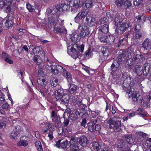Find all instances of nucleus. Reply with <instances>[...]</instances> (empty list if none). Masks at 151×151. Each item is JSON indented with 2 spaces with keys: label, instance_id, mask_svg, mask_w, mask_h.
Here are the masks:
<instances>
[{
  "label": "nucleus",
  "instance_id": "obj_3",
  "mask_svg": "<svg viewBox=\"0 0 151 151\" xmlns=\"http://www.w3.org/2000/svg\"><path fill=\"white\" fill-rule=\"evenodd\" d=\"M133 51V49L129 48L127 51H123L122 54H120L119 57V60L121 63L124 60L132 58L133 54L132 51Z\"/></svg>",
  "mask_w": 151,
  "mask_h": 151
},
{
  "label": "nucleus",
  "instance_id": "obj_56",
  "mask_svg": "<svg viewBox=\"0 0 151 151\" xmlns=\"http://www.w3.org/2000/svg\"><path fill=\"white\" fill-rule=\"evenodd\" d=\"M54 31L57 32L62 33L63 32V29L59 27H55Z\"/></svg>",
  "mask_w": 151,
  "mask_h": 151
},
{
  "label": "nucleus",
  "instance_id": "obj_53",
  "mask_svg": "<svg viewBox=\"0 0 151 151\" xmlns=\"http://www.w3.org/2000/svg\"><path fill=\"white\" fill-rule=\"evenodd\" d=\"M132 54L133 55L132 56V57L131 58H132L133 59H134V60L135 61H139V55H135L134 54V52L132 51Z\"/></svg>",
  "mask_w": 151,
  "mask_h": 151
},
{
  "label": "nucleus",
  "instance_id": "obj_10",
  "mask_svg": "<svg viewBox=\"0 0 151 151\" xmlns=\"http://www.w3.org/2000/svg\"><path fill=\"white\" fill-rule=\"evenodd\" d=\"M44 88L41 89L40 91V92L41 93L42 95L44 97L45 96V94L48 93L49 91H51V88H52L51 85L48 83L47 84L43 86Z\"/></svg>",
  "mask_w": 151,
  "mask_h": 151
},
{
  "label": "nucleus",
  "instance_id": "obj_6",
  "mask_svg": "<svg viewBox=\"0 0 151 151\" xmlns=\"http://www.w3.org/2000/svg\"><path fill=\"white\" fill-rule=\"evenodd\" d=\"M108 122L109 124V127L115 130L119 131L121 130V122L120 120H113L111 119L108 120Z\"/></svg>",
  "mask_w": 151,
  "mask_h": 151
},
{
  "label": "nucleus",
  "instance_id": "obj_12",
  "mask_svg": "<svg viewBox=\"0 0 151 151\" xmlns=\"http://www.w3.org/2000/svg\"><path fill=\"white\" fill-rule=\"evenodd\" d=\"M120 25L117 27H118V29L120 30V33H123L127 28L129 27H131L132 25L130 23H124L120 24Z\"/></svg>",
  "mask_w": 151,
  "mask_h": 151
},
{
  "label": "nucleus",
  "instance_id": "obj_4",
  "mask_svg": "<svg viewBox=\"0 0 151 151\" xmlns=\"http://www.w3.org/2000/svg\"><path fill=\"white\" fill-rule=\"evenodd\" d=\"M70 145L69 147H67V151H79V149L78 146V143L75 139L74 136H72L69 142Z\"/></svg>",
  "mask_w": 151,
  "mask_h": 151
},
{
  "label": "nucleus",
  "instance_id": "obj_16",
  "mask_svg": "<svg viewBox=\"0 0 151 151\" xmlns=\"http://www.w3.org/2000/svg\"><path fill=\"white\" fill-rule=\"evenodd\" d=\"M123 21V19L120 15L117 14L114 17V22L115 25L116 26H118L120 25V24L122 23Z\"/></svg>",
  "mask_w": 151,
  "mask_h": 151
},
{
  "label": "nucleus",
  "instance_id": "obj_43",
  "mask_svg": "<svg viewBox=\"0 0 151 151\" xmlns=\"http://www.w3.org/2000/svg\"><path fill=\"white\" fill-rule=\"evenodd\" d=\"M27 8L30 12H33L35 11V10L34 7L29 4H27L26 5Z\"/></svg>",
  "mask_w": 151,
  "mask_h": 151
},
{
  "label": "nucleus",
  "instance_id": "obj_40",
  "mask_svg": "<svg viewBox=\"0 0 151 151\" xmlns=\"http://www.w3.org/2000/svg\"><path fill=\"white\" fill-rule=\"evenodd\" d=\"M50 129L47 124H46L45 126V127H44L43 129V132L45 134L49 133L50 132Z\"/></svg>",
  "mask_w": 151,
  "mask_h": 151
},
{
  "label": "nucleus",
  "instance_id": "obj_1",
  "mask_svg": "<svg viewBox=\"0 0 151 151\" xmlns=\"http://www.w3.org/2000/svg\"><path fill=\"white\" fill-rule=\"evenodd\" d=\"M49 65L47 63L46 66V69L49 70H51L50 72L53 73L55 75H59L61 73H63L64 76L69 82H71V76L70 73L63 68L60 65H52L50 63Z\"/></svg>",
  "mask_w": 151,
  "mask_h": 151
},
{
  "label": "nucleus",
  "instance_id": "obj_17",
  "mask_svg": "<svg viewBox=\"0 0 151 151\" xmlns=\"http://www.w3.org/2000/svg\"><path fill=\"white\" fill-rule=\"evenodd\" d=\"M69 97L67 94H64L57 101H60L62 104H66L68 102Z\"/></svg>",
  "mask_w": 151,
  "mask_h": 151
},
{
  "label": "nucleus",
  "instance_id": "obj_42",
  "mask_svg": "<svg viewBox=\"0 0 151 151\" xmlns=\"http://www.w3.org/2000/svg\"><path fill=\"white\" fill-rule=\"evenodd\" d=\"M116 4L119 6H124V2L123 0H115Z\"/></svg>",
  "mask_w": 151,
  "mask_h": 151
},
{
  "label": "nucleus",
  "instance_id": "obj_20",
  "mask_svg": "<svg viewBox=\"0 0 151 151\" xmlns=\"http://www.w3.org/2000/svg\"><path fill=\"white\" fill-rule=\"evenodd\" d=\"M2 58H4V60L7 63L11 64L13 63V61L10 58V56L4 52L2 53Z\"/></svg>",
  "mask_w": 151,
  "mask_h": 151
},
{
  "label": "nucleus",
  "instance_id": "obj_32",
  "mask_svg": "<svg viewBox=\"0 0 151 151\" xmlns=\"http://www.w3.org/2000/svg\"><path fill=\"white\" fill-rule=\"evenodd\" d=\"M88 127L89 130L91 132H94L95 129V124L91 122L88 123Z\"/></svg>",
  "mask_w": 151,
  "mask_h": 151
},
{
  "label": "nucleus",
  "instance_id": "obj_21",
  "mask_svg": "<svg viewBox=\"0 0 151 151\" xmlns=\"http://www.w3.org/2000/svg\"><path fill=\"white\" fill-rule=\"evenodd\" d=\"M48 22L47 24L48 25H50L52 27H55L57 24L58 22V20L55 18H53L52 17H49L48 18Z\"/></svg>",
  "mask_w": 151,
  "mask_h": 151
},
{
  "label": "nucleus",
  "instance_id": "obj_7",
  "mask_svg": "<svg viewBox=\"0 0 151 151\" xmlns=\"http://www.w3.org/2000/svg\"><path fill=\"white\" fill-rule=\"evenodd\" d=\"M1 24H2V26L4 28L11 27L14 24L13 18L12 17H9L8 19L6 18L2 20Z\"/></svg>",
  "mask_w": 151,
  "mask_h": 151
},
{
  "label": "nucleus",
  "instance_id": "obj_47",
  "mask_svg": "<svg viewBox=\"0 0 151 151\" xmlns=\"http://www.w3.org/2000/svg\"><path fill=\"white\" fill-rule=\"evenodd\" d=\"M132 138L130 137L129 135H127L125 136L124 139L129 143H131L132 141L131 139Z\"/></svg>",
  "mask_w": 151,
  "mask_h": 151
},
{
  "label": "nucleus",
  "instance_id": "obj_33",
  "mask_svg": "<svg viewBox=\"0 0 151 151\" xmlns=\"http://www.w3.org/2000/svg\"><path fill=\"white\" fill-rule=\"evenodd\" d=\"M35 145L38 151H43L41 144L40 141H36Z\"/></svg>",
  "mask_w": 151,
  "mask_h": 151
},
{
  "label": "nucleus",
  "instance_id": "obj_24",
  "mask_svg": "<svg viewBox=\"0 0 151 151\" xmlns=\"http://www.w3.org/2000/svg\"><path fill=\"white\" fill-rule=\"evenodd\" d=\"M92 144L93 149L95 151H98L101 148V144L100 142H93Z\"/></svg>",
  "mask_w": 151,
  "mask_h": 151
},
{
  "label": "nucleus",
  "instance_id": "obj_64",
  "mask_svg": "<svg viewBox=\"0 0 151 151\" xmlns=\"http://www.w3.org/2000/svg\"><path fill=\"white\" fill-rule=\"evenodd\" d=\"M139 115L140 116L142 117H144L146 116L147 115V112H143L141 113H139Z\"/></svg>",
  "mask_w": 151,
  "mask_h": 151
},
{
  "label": "nucleus",
  "instance_id": "obj_49",
  "mask_svg": "<svg viewBox=\"0 0 151 151\" xmlns=\"http://www.w3.org/2000/svg\"><path fill=\"white\" fill-rule=\"evenodd\" d=\"M18 132H16L14 130L11 133L10 135V138L12 139H14L18 135Z\"/></svg>",
  "mask_w": 151,
  "mask_h": 151
},
{
  "label": "nucleus",
  "instance_id": "obj_23",
  "mask_svg": "<svg viewBox=\"0 0 151 151\" xmlns=\"http://www.w3.org/2000/svg\"><path fill=\"white\" fill-rule=\"evenodd\" d=\"M149 65H148L147 63H145L144 64L143 67H142L141 66L137 65L136 67V71L137 73H138L140 70H142L143 71H144L145 70L146 71L147 70V68L149 69Z\"/></svg>",
  "mask_w": 151,
  "mask_h": 151
},
{
  "label": "nucleus",
  "instance_id": "obj_48",
  "mask_svg": "<svg viewBox=\"0 0 151 151\" xmlns=\"http://www.w3.org/2000/svg\"><path fill=\"white\" fill-rule=\"evenodd\" d=\"M61 6H63V11H66L68 8H70V5L68 6V5L66 4L65 3H63L62 2L61 3Z\"/></svg>",
  "mask_w": 151,
  "mask_h": 151
},
{
  "label": "nucleus",
  "instance_id": "obj_46",
  "mask_svg": "<svg viewBox=\"0 0 151 151\" xmlns=\"http://www.w3.org/2000/svg\"><path fill=\"white\" fill-rule=\"evenodd\" d=\"M69 118L70 119L73 121L76 120L78 119V116L77 114H70L69 116Z\"/></svg>",
  "mask_w": 151,
  "mask_h": 151
},
{
  "label": "nucleus",
  "instance_id": "obj_22",
  "mask_svg": "<svg viewBox=\"0 0 151 151\" xmlns=\"http://www.w3.org/2000/svg\"><path fill=\"white\" fill-rule=\"evenodd\" d=\"M81 39L80 35L78 33L73 34L71 36L70 39L74 43L78 42Z\"/></svg>",
  "mask_w": 151,
  "mask_h": 151
},
{
  "label": "nucleus",
  "instance_id": "obj_50",
  "mask_svg": "<svg viewBox=\"0 0 151 151\" xmlns=\"http://www.w3.org/2000/svg\"><path fill=\"white\" fill-rule=\"evenodd\" d=\"M108 57V54L106 55H101L100 56V58L99 59V62H102L103 61L107 59Z\"/></svg>",
  "mask_w": 151,
  "mask_h": 151
},
{
  "label": "nucleus",
  "instance_id": "obj_8",
  "mask_svg": "<svg viewBox=\"0 0 151 151\" xmlns=\"http://www.w3.org/2000/svg\"><path fill=\"white\" fill-rule=\"evenodd\" d=\"M9 106V105L7 103H5L2 106V109H4V110H1V114L3 115V116H1V117H2V118H3V122H2V124H1V128H2L3 129L5 128L6 124L5 122H6V118L5 115V111H7L8 109Z\"/></svg>",
  "mask_w": 151,
  "mask_h": 151
},
{
  "label": "nucleus",
  "instance_id": "obj_39",
  "mask_svg": "<svg viewBox=\"0 0 151 151\" xmlns=\"http://www.w3.org/2000/svg\"><path fill=\"white\" fill-rule=\"evenodd\" d=\"M135 32L134 31L133 32V34L134 35V37L137 39H139L142 37V33L140 32Z\"/></svg>",
  "mask_w": 151,
  "mask_h": 151
},
{
  "label": "nucleus",
  "instance_id": "obj_35",
  "mask_svg": "<svg viewBox=\"0 0 151 151\" xmlns=\"http://www.w3.org/2000/svg\"><path fill=\"white\" fill-rule=\"evenodd\" d=\"M73 47L74 46H75L77 47L78 48V51L79 52H80L81 54L82 53L84 50V45L83 44H82L81 45H80L79 46V47H78V46L76 44H75L73 46Z\"/></svg>",
  "mask_w": 151,
  "mask_h": 151
},
{
  "label": "nucleus",
  "instance_id": "obj_37",
  "mask_svg": "<svg viewBox=\"0 0 151 151\" xmlns=\"http://www.w3.org/2000/svg\"><path fill=\"white\" fill-rule=\"evenodd\" d=\"M85 6L87 8H91L93 6V3L91 0L86 1Z\"/></svg>",
  "mask_w": 151,
  "mask_h": 151
},
{
  "label": "nucleus",
  "instance_id": "obj_63",
  "mask_svg": "<svg viewBox=\"0 0 151 151\" xmlns=\"http://www.w3.org/2000/svg\"><path fill=\"white\" fill-rule=\"evenodd\" d=\"M61 6V4H60L58 5L57 8L58 10L60 12H62L63 11V6Z\"/></svg>",
  "mask_w": 151,
  "mask_h": 151
},
{
  "label": "nucleus",
  "instance_id": "obj_51",
  "mask_svg": "<svg viewBox=\"0 0 151 151\" xmlns=\"http://www.w3.org/2000/svg\"><path fill=\"white\" fill-rule=\"evenodd\" d=\"M145 144L148 147H151V138H147L145 142Z\"/></svg>",
  "mask_w": 151,
  "mask_h": 151
},
{
  "label": "nucleus",
  "instance_id": "obj_41",
  "mask_svg": "<svg viewBox=\"0 0 151 151\" xmlns=\"http://www.w3.org/2000/svg\"><path fill=\"white\" fill-rule=\"evenodd\" d=\"M34 60L35 62L37 63L38 65L40 64L42 62V60L40 59V57L38 55L34 56Z\"/></svg>",
  "mask_w": 151,
  "mask_h": 151
},
{
  "label": "nucleus",
  "instance_id": "obj_30",
  "mask_svg": "<svg viewBox=\"0 0 151 151\" xmlns=\"http://www.w3.org/2000/svg\"><path fill=\"white\" fill-rule=\"evenodd\" d=\"M68 141L66 139L63 141L60 140L59 142V147L65 150L66 148V147L68 144Z\"/></svg>",
  "mask_w": 151,
  "mask_h": 151
},
{
  "label": "nucleus",
  "instance_id": "obj_36",
  "mask_svg": "<svg viewBox=\"0 0 151 151\" xmlns=\"http://www.w3.org/2000/svg\"><path fill=\"white\" fill-rule=\"evenodd\" d=\"M142 18L143 19L144 21H145V18L144 17L137 16L134 19V21L136 23H139L141 21H142V20L141 19Z\"/></svg>",
  "mask_w": 151,
  "mask_h": 151
},
{
  "label": "nucleus",
  "instance_id": "obj_9",
  "mask_svg": "<svg viewBox=\"0 0 151 151\" xmlns=\"http://www.w3.org/2000/svg\"><path fill=\"white\" fill-rule=\"evenodd\" d=\"M78 31H80V36L81 37H87L90 34L89 29L87 26H82L80 25L78 28Z\"/></svg>",
  "mask_w": 151,
  "mask_h": 151
},
{
  "label": "nucleus",
  "instance_id": "obj_62",
  "mask_svg": "<svg viewBox=\"0 0 151 151\" xmlns=\"http://www.w3.org/2000/svg\"><path fill=\"white\" fill-rule=\"evenodd\" d=\"M55 122H54L55 123L57 124H59L60 122V118L56 116L55 118Z\"/></svg>",
  "mask_w": 151,
  "mask_h": 151
},
{
  "label": "nucleus",
  "instance_id": "obj_19",
  "mask_svg": "<svg viewBox=\"0 0 151 151\" xmlns=\"http://www.w3.org/2000/svg\"><path fill=\"white\" fill-rule=\"evenodd\" d=\"M70 54L72 57L74 59L77 58L81 55V53L78 51H77L73 47H72L70 49Z\"/></svg>",
  "mask_w": 151,
  "mask_h": 151
},
{
  "label": "nucleus",
  "instance_id": "obj_14",
  "mask_svg": "<svg viewBox=\"0 0 151 151\" xmlns=\"http://www.w3.org/2000/svg\"><path fill=\"white\" fill-rule=\"evenodd\" d=\"M142 47L146 50L151 49V40L148 38L145 39L142 43Z\"/></svg>",
  "mask_w": 151,
  "mask_h": 151
},
{
  "label": "nucleus",
  "instance_id": "obj_57",
  "mask_svg": "<svg viewBox=\"0 0 151 151\" xmlns=\"http://www.w3.org/2000/svg\"><path fill=\"white\" fill-rule=\"evenodd\" d=\"M58 80L57 79H55L54 81H52L51 82V86L54 87H55L58 84Z\"/></svg>",
  "mask_w": 151,
  "mask_h": 151
},
{
  "label": "nucleus",
  "instance_id": "obj_31",
  "mask_svg": "<svg viewBox=\"0 0 151 151\" xmlns=\"http://www.w3.org/2000/svg\"><path fill=\"white\" fill-rule=\"evenodd\" d=\"M92 55V53L91 52L90 49L88 50L86 52L83 54V57L85 59H88L90 56Z\"/></svg>",
  "mask_w": 151,
  "mask_h": 151
},
{
  "label": "nucleus",
  "instance_id": "obj_13",
  "mask_svg": "<svg viewBox=\"0 0 151 151\" xmlns=\"http://www.w3.org/2000/svg\"><path fill=\"white\" fill-rule=\"evenodd\" d=\"M120 63L119 61H118L117 60H115L113 61L111 67V73L112 75H114V72L117 71L119 66V63Z\"/></svg>",
  "mask_w": 151,
  "mask_h": 151
},
{
  "label": "nucleus",
  "instance_id": "obj_27",
  "mask_svg": "<svg viewBox=\"0 0 151 151\" xmlns=\"http://www.w3.org/2000/svg\"><path fill=\"white\" fill-rule=\"evenodd\" d=\"M37 83L38 85L43 86L47 84V82L42 77H39L37 80Z\"/></svg>",
  "mask_w": 151,
  "mask_h": 151
},
{
  "label": "nucleus",
  "instance_id": "obj_5",
  "mask_svg": "<svg viewBox=\"0 0 151 151\" xmlns=\"http://www.w3.org/2000/svg\"><path fill=\"white\" fill-rule=\"evenodd\" d=\"M29 50L31 54L32 55L37 54V53L39 51H40L42 57H43L44 61H49L47 58L45 57V55L44 51L42 49L40 50V48L39 47H34L33 45H30L29 48Z\"/></svg>",
  "mask_w": 151,
  "mask_h": 151
},
{
  "label": "nucleus",
  "instance_id": "obj_18",
  "mask_svg": "<svg viewBox=\"0 0 151 151\" xmlns=\"http://www.w3.org/2000/svg\"><path fill=\"white\" fill-rule=\"evenodd\" d=\"M116 41L115 37L113 35L107 36L106 43L109 45H112Z\"/></svg>",
  "mask_w": 151,
  "mask_h": 151
},
{
  "label": "nucleus",
  "instance_id": "obj_29",
  "mask_svg": "<svg viewBox=\"0 0 151 151\" xmlns=\"http://www.w3.org/2000/svg\"><path fill=\"white\" fill-rule=\"evenodd\" d=\"M98 37L101 42H106L107 36H106L105 35L100 33Z\"/></svg>",
  "mask_w": 151,
  "mask_h": 151
},
{
  "label": "nucleus",
  "instance_id": "obj_11",
  "mask_svg": "<svg viewBox=\"0 0 151 151\" xmlns=\"http://www.w3.org/2000/svg\"><path fill=\"white\" fill-rule=\"evenodd\" d=\"M75 139L76 140L78 143L79 144L83 146H86L88 144V140L87 138L84 136H82L80 137L76 138Z\"/></svg>",
  "mask_w": 151,
  "mask_h": 151
},
{
  "label": "nucleus",
  "instance_id": "obj_44",
  "mask_svg": "<svg viewBox=\"0 0 151 151\" xmlns=\"http://www.w3.org/2000/svg\"><path fill=\"white\" fill-rule=\"evenodd\" d=\"M132 5L131 2L130 1L126 0L124 3V6L126 9L128 8Z\"/></svg>",
  "mask_w": 151,
  "mask_h": 151
},
{
  "label": "nucleus",
  "instance_id": "obj_59",
  "mask_svg": "<svg viewBox=\"0 0 151 151\" xmlns=\"http://www.w3.org/2000/svg\"><path fill=\"white\" fill-rule=\"evenodd\" d=\"M127 60L129 65L131 66L134 63L133 60L132 58H130L128 59H127Z\"/></svg>",
  "mask_w": 151,
  "mask_h": 151
},
{
  "label": "nucleus",
  "instance_id": "obj_58",
  "mask_svg": "<svg viewBox=\"0 0 151 151\" xmlns=\"http://www.w3.org/2000/svg\"><path fill=\"white\" fill-rule=\"evenodd\" d=\"M142 2V0H135L134 4L135 5L137 6L141 4Z\"/></svg>",
  "mask_w": 151,
  "mask_h": 151
},
{
  "label": "nucleus",
  "instance_id": "obj_54",
  "mask_svg": "<svg viewBox=\"0 0 151 151\" xmlns=\"http://www.w3.org/2000/svg\"><path fill=\"white\" fill-rule=\"evenodd\" d=\"M14 130L16 132H18V134L19 132L22 130V128L20 126L17 125L16 126Z\"/></svg>",
  "mask_w": 151,
  "mask_h": 151
},
{
  "label": "nucleus",
  "instance_id": "obj_61",
  "mask_svg": "<svg viewBox=\"0 0 151 151\" xmlns=\"http://www.w3.org/2000/svg\"><path fill=\"white\" fill-rule=\"evenodd\" d=\"M8 1L7 0H1V6L4 7L7 4Z\"/></svg>",
  "mask_w": 151,
  "mask_h": 151
},
{
  "label": "nucleus",
  "instance_id": "obj_25",
  "mask_svg": "<svg viewBox=\"0 0 151 151\" xmlns=\"http://www.w3.org/2000/svg\"><path fill=\"white\" fill-rule=\"evenodd\" d=\"M99 30L104 33H106L109 32V27L107 24H105L99 28Z\"/></svg>",
  "mask_w": 151,
  "mask_h": 151
},
{
  "label": "nucleus",
  "instance_id": "obj_55",
  "mask_svg": "<svg viewBox=\"0 0 151 151\" xmlns=\"http://www.w3.org/2000/svg\"><path fill=\"white\" fill-rule=\"evenodd\" d=\"M55 112L54 111H52L51 113V117L52 119V120L53 122H55V117L56 116H55Z\"/></svg>",
  "mask_w": 151,
  "mask_h": 151
},
{
  "label": "nucleus",
  "instance_id": "obj_26",
  "mask_svg": "<svg viewBox=\"0 0 151 151\" xmlns=\"http://www.w3.org/2000/svg\"><path fill=\"white\" fill-rule=\"evenodd\" d=\"M77 86L73 84H71L69 88V92L71 94H76L77 92Z\"/></svg>",
  "mask_w": 151,
  "mask_h": 151
},
{
  "label": "nucleus",
  "instance_id": "obj_45",
  "mask_svg": "<svg viewBox=\"0 0 151 151\" xmlns=\"http://www.w3.org/2000/svg\"><path fill=\"white\" fill-rule=\"evenodd\" d=\"M101 50L103 55H106L108 54V56H109V50L107 48L105 47H103L101 48Z\"/></svg>",
  "mask_w": 151,
  "mask_h": 151
},
{
  "label": "nucleus",
  "instance_id": "obj_34",
  "mask_svg": "<svg viewBox=\"0 0 151 151\" xmlns=\"http://www.w3.org/2000/svg\"><path fill=\"white\" fill-rule=\"evenodd\" d=\"M109 17H107L101 18L100 19V22L101 24H104L105 23L107 24L109 22Z\"/></svg>",
  "mask_w": 151,
  "mask_h": 151
},
{
  "label": "nucleus",
  "instance_id": "obj_2",
  "mask_svg": "<svg viewBox=\"0 0 151 151\" xmlns=\"http://www.w3.org/2000/svg\"><path fill=\"white\" fill-rule=\"evenodd\" d=\"M123 88L125 92H126V96L128 95L129 98L132 97V99L134 101L139 102L142 103L143 99L142 94L137 91L134 92L133 88H129L127 87L124 86Z\"/></svg>",
  "mask_w": 151,
  "mask_h": 151
},
{
  "label": "nucleus",
  "instance_id": "obj_52",
  "mask_svg": "<svg viewBox=\"0 0 151 151\" xmlns=\"http://www.w3.org/2000/svg\"><path fill=\"white\" fill-rule=\"evenodd\" d=\"M141 27V25L139 23L135 24V29L134 31L135 32L136 31L139 32V30Z\"/></svg>",
  "mask_w": 151,
  "mask_h": 151
},
{
  "label": "nucleus",
  "instance_id": "obj_38",
  "mask_svg": "<svg viewBox=\"0 0 151 151\" xmlns=\"http://www.w3.org/2000/svg\"><path fill=\"white\" fill-rule=\"evenodd\" d=\"M28 144L27 142L24 140H20L18 143L19 145L22 146L24 147L27 146Z\"/></svg>",
  "mask_w": 151,
  "mask_h": 151
},
{
  "label": "nucleus",
  "instance_id": "obj_15",
  "mask_svg": "<svg viewBox=\"0 0 151 151\" xmlns=\"http://www.w3.org/2000/svg\"><path fill=\"white\" fill-rule=\"evenodd\" d=\"M87 14V13L84 11L79 13L75 17V20L76 21L77 20L78 22H80L81 21H82Z\"/></svg>",
  "mask_w": 151,
  "mask_h": 151
},
{
  "label": "nucleus",
  "instance_id": "obj_60",
  "mask_svg": "<svg viewBox=\"0 0 151 151\" xmlns=\"http://www.w3.org/2000/svg\"><path fill=\"white\" fill-rule=\"evenodd\" d=\"M101 128V126L100 125L95 124V132L96 131H99Z\"/></svg>",
  "mask_w": 151,
  "mask_h": 151
},
{
  "label": "nucleus",
  "instance_id": "obj_28",
  "mask_svg": "<svg viewBox=\"0 0 151 151\" xmlns=\"http://www.w3.org/2000/svg\"><path fill=\"white\" fill-rule=\"evenodd\" d=\"M63 92V89L62 88L58 89L57 91H55V94L56 95L55 98L57 100L60 99L62 96V95Z\"/></svg>",
  "mask_w": 151,
  "mask_h": 151
}]
</instances>
